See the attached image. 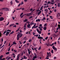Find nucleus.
<instances>
[{
  "label": "nucleus",
  "instance_id": "nucleus-46",
  "mask_svg": "<svg viewBox=\"0 0 60 60\" xmlns=\"http://www.w3.org/2000/svg\"><path fill=\"white\" fill-rule=\"evenodd\" d=\"M44 8V7H43V6H42V7H41V9H42V8H43V9Z\"/></svg>",
  "mask_w": 60,
  "mask_h": 60
},
{
  "label": "nucleus",
  "instance_id": "nucleus-32",
  "mask_svg": "<svg viewBox=\"0 0 60 60\" xmlns=\"http://www.w3.org/2000/svg\"><path fill=\"white\" fill-rule=\"evenodd\" d=\"M33 17V16H31L29 18V19H31V18H32V17Z\"/></svg>",
  "mask_w": 60,
  "mask_h": 60
},
{
  "label": "nucleus",
  "instance_id": "nucleus-63",
  "mask_svg": "<svg viewBox=\"0 0 60 60\" xmlns=\"http://www.w3.org/2000/svg\"><path fill=\"white\" fill-rule=\"evenodd\" d=\"M54 43H53L51 45V46H53V45H54Z\"/></svg>",
  "mask_w": 60,
  "mask_h": 60
},
{
  "label": "nucleus",
  "instance_id": "nucleus-6",
  "mask_svg": "<svg viewBox=\"0 0 60 60\" xmlns=\"http://www.w3.org/2000/svg\"><path fill=\"white\" fill-rule=\"evenodd\" d=\"M47 55L49 56L50 57L51 56V53L50 52H49V53L47 52Z\"/></svg>",
  "mask_w": 60,
  "mask_h": 60
},
{
  "label": "nucleus",
  "instance_id": "nucleus-53",
  "mask_svg": "<svg viewBox=\"0 0 60 60\" xmlns=\"http://www.w3.org/2000/svg\"><path fill=\"white\" fill-rule=\"evenodd\" d=\"M30 53H31V51H30L28 52V53H29V55H30Z\"/></svg>",
  "mask_w": 60,
  "mask_h": 60
},
{
  "label": "nucleus",
  "instance_id": "nucleus-62",
  "mask_svg": "<svg viewBox=\"0 0 60 60\" xmlns=\"http://www.w3.org/2000/svg\"><path fill=\"white\" fill-rule=\"evenodd\" d=\"M48 35H50V33H48Z\"/></svg>",
  "mask_w": 60,
  "mask_h": 60
},
{
  "label": "nucleus",
  "instance_id": "nucleus-56",
  "mask_svg": "<svg viewBox=\"0 0 60 60\" xmlns=\"http://www.w3.org/2000/svg\"><path fill=\"white\" fill-rule=\"evenodd\" d=\"M29 42H31V39H29Z\"/></svg>",
  "mask_w": 60,
  "mask_h": 60
},
{
  "label": "nucleus",
  "instance_id": "nucleus-12",
  "mask_svg": "<svg viewBox=\"0 0 60 60\" xmlns=\"http://www.w3.org/2000/svg\"><path fill=\"white\" fill-rule=\"evenodd\" d=\"M13 44L14 45H16L17 43L15 42V41H14L13 42Z\"/></svg>",
  "mask_w": 60,
  "mask_h": 60
},
{
  "label": "nucleus",
  "instance_id": "nucleus-14",
  "mask_svg": "<svg viewBox=\"0 0 60 60\" xmlns=\"http://www.w3.org/2000/svg\"><path fill=\"white\" fill-rule=\"evenodd\" d=\"M57 6L58 7H60V3H58V4Z\"/></svg>",
  "mask_w": 60,
  "mask_h": 60
},
{
  "label": "nucleus",
  "instance_id": "nucleus-54",
  "mask_svg": "<svg viewBox=\"0 0 60 60\" xmlns=\"http://www.w3.org/2000/svg\"><path fill=\"white\" fill-rule=\"evenodd\" d=\"M26 25H24V28H26Z\"/></svg>",
  "mask_w": 60,
  "mask_h": 60
},
{
  "label": "nucleus",
  "instance_id": "nucleus-8",
  "mask_svg": "<svg viewBox=\"0 0 60 60\" xmlns=\"http://www.w3.org/2000/svg\"><path fill=\"white\" fill-rule=\"evenodd\" d=\"M43 29L44 30H45L46 31V30L47 29V27L46 26H45L43 27Z\"/></svg>",
  "mask_w": 60,
  "mask_h": 60
},
{
  "label": "nucleus",
  "instance_id": "nucleus-33",
  "mask_svg": "<svg viewBox=\"0 0 60 60\" xmlns=\"http://www.w3.org/2000/svg\"><path fill=\"white\" fill-rule=\"evenodd\" d=\"M3 55H1L0 57V58L1 59V58H2V57H3Z\"/></svg>",
  "mask_w": 60,
  "mask_h": 60
},
{
  "label": "nucleus",
  "instance_id": "nucleus-36",
  "mask_svg": "<svg viewBox=\"0 0 60 60\" xmlns=\"http://www.w3.org/2000/svg\"><path fill=\"white\" fill-rule=\"evenodd\" d=\"M51 52L52 53H54V52H53V50H52Z\"/></svg>",
  "mask_w": 60,
  "mask_h": 60
},
{
  "label": "nucleus",
  "instance_id": "nucleus-60",
  "mask_svg": "<svg viewBox=\"0 0 60 60\" xmlns=\"http://www.w3.org/2000/svg\"><path fill=\"white\" fill-rule=\"evenodd\" d=\"M6 41H4V44H5V43H6Z\"/></svg>",
  "mask_w": 60,
  "mask_h": 60
},
{
  "label": "nucleus",
  "instance_id": "nucleus-11",
  "mask_svg": "<svg viewBox=\"0 0 60 60\" xmlns=\"http://www.w3.org/2000/svg\"><path fill=\"white\" fill-rule=\"evenodd\" d=\"M30 24L29 23L27 25V27L30 28Z\"/></svg>",
  "mask_w": 60,
  "mask_h": 60
},
{
  "label": "nucleus",
  "instance_id": "nucleus-47",
  "mask_svg": "<svg viewBox=\"0 0 60 60\" xmlns=\"http://www.w3.org/2000/svg\"><path fill=\"white\" fill-rule=\"evenodd\" d=\"M0 14L2 15L3 14V13L1 12H0Z\"/></svg>",
  "mask_w": 60,
  "mask_h": 60
},
{
  "label": "nucleus",
  "instance_id": "nucleus-59",
  "mask_svg": "<svg viewBox=\"0 0 60 60\" xmlns=\"http://www.w3.org/2000/svg\"><path fill=\"white\" fill-rule=\"evenodd\" d=\"M56 9H55L54 10V12H56Z\"/></svg>",
  "mask_w": 60,
  "mask_h": 60
},
{
  "label": "nucleus",
  "instance_id": "nucleus-7",
  "mask_svg": "<svg viewBox=\"0 0 60 60\" xmlns=\"http://www.w3.org/2000/svg\"><path fill=\"white\" fill-rule=\"evenodd\" d=\"M60 14L59 13H58L56 17H57L58 18V19H59V18H58V17H60Z\"/></svg>",
  "mask_w": 60,
  "mask_h": 60
},
{
  "label": "nucleus",
  "instance_id": "nucleus-57",
  "mask_svg": "<svg viewBox=\"0 0 60 60\" xmlns=\"http://www.w3.org/2000/svg\"><path fill=\"white\" fill-rule=\"evenodd\" d=\"M10 48H9V49H8V51H10Z\"/></svg>",
  "mask_w": 60,
  "mask_h": 60
},
{
  "label": "nucleus",
  "instance_id": "nucleus-39",
  "mask_svg": "<svg viewBox=\"0 0 60 60\" xmlns=\"http://www.w3.org/2000/svg\"><path fill=\"white\" fill-rule=\"evenodd\" d=\"M47 23H45V24L44 25V26H47Z\"/></svg>",
  "mask_w": 60,
  "mask_h": 60
},
{
  "label": "nucleus",
  "instance_id": "nucleus-50",
  "mask_svg": "<svg viewBox=\"0 0 60 60\" xmlns=\"http://www.w3.org/2000/svg\"><path fill=\"white\" fill-rule=\"evenodd\" d=\"M24 1L25 2H26L27 1V0H24Z\"/></svg>",
  "mask_w": 60,
  "mask_h": 60
},
{
  "label": "nucleus",
  "instance_id": "nucleus-9",
  "mask_svg": "<svg viewBox=\"0 0 60 60\" xmlns=\"http://www.w3.org/2000/svg\"><path fill=\"white\" fill-rule=\"evenodd\" d=\"M9 32H7V33H6V36H8V34H9Z\"/></svg>",
  "mask_w": 60,
  "mask_h": 60
},
{
  "label": "nucleus",
  "instance_id": "nucleus-17",
  "mask_svg": "<svg viewBox=\"0 0 60 60\" xmlns=\"http://www.w3.org/2000/svg\"><path fill=\"white\" fill-rule=\"evenodd\" d=\"M7 32L8 31V32H11V30L8 29L7 30Z\"/></svg>",
  "mask_w": 60,
  "mask_h": 60
},
{
  "label": "nucleus",
  "instance_id": "nucleus-49",
  "mask_svg": "<svg viewBox=\"0 0 60 60\" xmlns=\"http://www.w3.org/2000/svg\"><path fill=\"white\" fill-rule=\"evenodd\" d=\"M39 30H40L41 31H42V28H40L39 29Z\"/></svg>",
  "mask_w": 60,
  "mask_h": 60
},
{
  "label": "nucleus",
  "instance_id": "nucleus-35",
  "mask_svg": "<svg viewBox=\"0 0 60 60\" xmlns=\"http://www.w3.org/2000/svg\"><path fill=\"white\" fill-rule=\"evenodd\" d=\"M19 29H18V30H16L15 32H17L18 31H19Z\"/></svg>",
  "mask_w": 60,
  "mask_h": 60
},
{
  "label": "nucleus",
  "instance_id": "nucleus-16",
  "mask_svg": "<svg viewBox=\"0 0 60 60\" xmlns=\"http://www.w3.org/2000/svg\"><path fill=\"white\" fill-rule=\"evenodd\" d=\"M20 36L19 37L20 38V37H22V35H23V34H20Z\"/></svg>",
  "mask_w": 60,
  "mask_h": 60
},
{
  "label": "nucleus",
  "instance_id": "nucleus-27",
  "mask_svg": "<svg viewBox=\"0 0 60 60\" xmlns=\"http://www.w3.org/2000/svg\"><path fill=\"white\" fill-rule=\"evenodd\" d=\"M14 52H15V53H16V52H17V50H14Z\"/></svg>",
  "mask_w": 60,
  "mask_h": 60
},
{
  "label": "nucleus",
  "instance_id": "nucleus-28",
  "mask_svg": "<svg viewBox=\"0 0 60 60\" xmlns=\"http://www.w3.org/2000/svg\"><path fill=\"white\" fill-rule=\"evenodd\" d=\"M23 13H21L20 15V17H21V15H23Z\"/></svg>",
  "mask_w": 60,
  "mask_h": 60
},
{
  "label": "nucleus",
  "instance_id": "nucleus-45",
  "mask_svg": "<svg viewBox=\"0 0 60 60\" xmlns=\"http://www.w3.org/2000/svg\"><path fill=\"white\" fill-rule=\"evenodd\" d=\"M8 57H9V56H8L7 57H6V58H5V59H7V58H8Z\"/></svg>",
  "mask_w": 60,
  "mask_h": 60
},
{
  "label": "nucleus",
  "instance_id": "nucleus-2",
  "mask_svg": "<svg viewBox=\"0 0 60 60\" xmlns=\"http://www.w3.org/2000/svg\"><path fill=\"white\" fill-rule=\"evenodd\" d=\"M52 49L56 51H57V49L55 47V46L54 45H53L52 47Z\"/></svg>",
  "mask_w": 60,
  "mask_h": 60
},
{
  "label": "nucleus",
  "instance_id": "nucleus-24",
  "mask_svg": "<svg viewBox=\"0 0 60 60\" xmlns=\"http://www.w3.org/2000/svg\"><path fill=\"white\" fill-rule=\"evenodd\" d=\"M41 46H40L39 47V48L38 49V50H40L41 49Z\"/></svg>",
  "mask_w": 60,
  "mask_h": 60
},
{
  "label": "nucleus",
  "instance_id": "nucleus-31",
  "mask_svg": "<svg viewBox=\"0 0 60 60\" xmlns=\"http://www.w3.org/2000/svg\"><path fill=\"white\" fill-rule=\"evenodd\" d=\"M24 4V3H23V2L22 1L21 2V5H22V4Z\"/></svg>",
  "mask_w": 60,
  "mask_h": 60
},
{
  "label": "nucleus",
  "instance_id": "nucleus-3",
  "mask_svg": "<svg viewBox=\"0 0 60 60\" xmlns=\"http://www.w3.org/2000/svg\"><path fill=\"white\" fill-rule=\"evenodd\" d=\"M30 13H28V14H25L24 15H22V16H25V15H27L26 16H30V15H31V14H30ZM28 14H29V15H28Z\"/></svg>",
  "mask_w": 60,
  "mask_h": 60
},
{
  "label": "nucleus",
  "instance_id": "nucleus-23",
  "mask_svg": "<svg viewBox=\"0 0 60 60\" xmlns=\"http://www.w3.org/2000/svg\"><path fill=\"white\" fill-rule=\"evenodd\" d=\"M37 31L38 33L40 31L39 30H38V28H37Z\"/></svg>",
  "mask_w": 60,
  "mask_h": 60
},
{
  "label": "nucleus",
  "instance_id": "nucleus-18",
  "mask_svg": "<svg viewBox=\"0 0 60 60\" xmlns=\"http://www.w3.org/2000/svg\"><path fill=\"white\" fill-rule=\"evenodd\" d=\"M20 34L19 33L17 35V37H19V36H20Z\"/></svg>",
  "mask_w": 60,
  "mask_h": 60
},
{
  "label": "nucleus",
  "instance_id": "nucleus-25",
  "mask_svg": "<svg viewBox=\"0 0 60 60\" xmlns=\"http://www.w3.org/2000/svg\"><path fill=\"white\" fill-rule=\"evenodd\" d=\"M10 53V52H7L6 53V55H8Z\"/></svg>",
  "mask_w": 60,
  "mask_h": 60
},
{
  "label": "nucleus",
  "instance_id": "nucleus-41",
  "mask_svg": "<svg viewBox=\"0 0 60 60\" xmlns=\"http://www.w3.org/2000/svg\"><path fill=\"white\" fill-rule=\"evenodd\" d=\"M21 4V3H19V4L18 5V7H19V6H20V5Z\"/></svg>",
  "mask_w": 60,
  "mask_h": 60
},
{
  "label": "nucleus",
  "instance_id": "nucleus-15",
  "mask_svg": "<svg viewBox=\"0 0 60 60\" xmlns=\"http://www.w3.org/2000/svg\"><path fill=\"white\" fill-rule=\"evenodd\" d=\"M41 11H40L38 12V15H39V14H41Z\"/></svg>",
  "mask_w": 60,
  "mask_h": 60
},
{
  "label": "nucleus",
  "instance_id": "nucleus-21",
  "mask_svg": "<svg viewBox=\"0 0 60 60\" xmlns=\"http://www.w3.org/2000/svg\"><path fill=\"white\" fill-rule=\"evenodd\" d=\"M33 58L35 59V58H37V56H35L34 57H33Z\"/></svg>",
  "mask_w": 60,
  "mask_h": 60
},
{
  "label": "nucleus",
  "instance_id": "nucleus-64",
  "mask_svg": "<svg viewBox=\"0 0 60 60\" xmlns=\"http://www.w3.org/2000/svg\"><path fill=\"white\" fill-rule=\"evenodd\" d=\"M1 40H2V42H3V38H1Z\"/></svg>",
  "mask_w": 60,
  "mask_h": 60
},
{
  "label": "nucleus",
  "instance_id": "nucleus-61",
  "mask_svg": "<svg viewBox=\"0 0 60 60\" xmlns=\"http://www.w3.org/2000/svg\"><path fill=\"white\" fill-rule=\"evenodd\" d=\"M56 26H57V24L56 23V24L55 25V27H56Z\"/></svg>",
  "mask_w": 60,
  "mask_h": 60
},
{
  "label": "nucleus",
  "instance_id": "nucleus-51",
  "mask_svg": "<svg viewBox=\"0 0 60 60\" xmlns=\"http://www.w3.org/2000/svg\"><path fill=\"white\" fill-rule=\"evenodd\" d=\"M37 27H38V26H36L35 27H34V28H37Z\"/></svg>",
  "mask_w": 60,
  "mask_h": 60
},
{
  "label": "nucleus",
  "instance_id": "nucleus-1",
  "mask_svg": "<svg viewBox=\"0 0 60 60\" xmlns=\"http://www.w3.org/2000/svg\"><path fill=\"white\" fill-rule=\"evenodd\" d=\"M0 10L2 11H3V10H4V11H9V8H3L0 9Z\"/></svg>",
  "mask_w": 60,
  "mask_h": 60
},
{
  "label": "nucleus",
  "instance_id": "nucleus-29",
  "mask_svg": "<svg viewBox=\"0 0 60 60\" xmlns=\"http://www.w3.org/2000/svg\"><path fill=\"white\" fill-rule=\"evenodd\" d=\"M19 38H20L19 37H17V40H19Z\"/></svg>",
  "mask_w": 60,
  "mask_h": 60
},
{
  "label": "nucleus",
  "instance_id": "nucleus-42",
  "mask_svg": "<svg viewBox=\"0 0 60 60\" xmlns=\"http://www.w3.org/2000/svg\"><path fill=\"white\" fill-rule=\"evenodd\" d=\"M4 0H0V2H4Z\"/></svg>",
  "mask_w": 60,
  "mask_h": 60
},
{
  "label": "nucleus",
  "instance_id": "nucleus-48",
  "mask_svg": "<svg viewBox=\"0 0 60 60\" xmlns=\"http://www.w3.org/2000/svg\"><path fill=\"white\" fill-rule=\"evenodd\" d=\"M47 3H48V4H50V1L49 0L48 2H47Z\"/></svg>",
  "mask_w": 60,
  "mask_h": 60
},
{
  "label": "nucleus",
  "instance_id": "nucleus-34",
  "mask_svg": "<svg viewBox=\"0 0 60 60\" xmlns=\"http://www.w3.org/2000/svg\"><path fill=\"white\" fill-rule=\"evenodd\" d=\"M21 8H20V9L18 8V9H16V10H21Z\"/></svg>",
  "mask_w": 60,
  "mask_h": 60
},
{
  "label": "nucleus",
  "instance_id": "nucleus-10",
  "mask_svg": "<svg viewBox=\"0 0 60 60\" xmlns=\"http://www.w3.org/2000/svg\"><path fill=\"white\" fill-rule=\"evenodd\" d=\"M36 22H38L39 21V22H40V20L39 19H36Z\"/></svg>",
  "mask_w": 60,
  "mask_h": 60
},
{
  "label": "nucleus",
  "instance_id": "nucleus-20",
  "mask_svg": "<svg viewBox=\"0 0 60 60\" xmlns=\"http://www.w3.org/2000/svg\"><path fill=\"white\" fill-rule=\"evenodd\" d=\"M4 46V45H3L0 48V49H1Z\"/></svg>",
  "mask_w": 60,
  "mask_h": 60
},
{
  "label": "nucleus",
  "instance_id": "nucleus-55",
  "mask_svg": "<svg viewBox=\"0 0 60 60\" xmlns=\"http://www.w3.org/2000/svg\"><path fill=\"white\" fill-rule=\"evenodd\" d=\"M23 53H24L23 52L21 54V56H23Z\"/></svg>",
  "mask_w": 60,
  "mask_h": 60
},
{
  "label": "nucleus",
  "instance_id": "nucleus-5",
  "mask_svg": "<svg viewBox=\"0 0 60 60\" xmlns=\"http://www.w3.org/2000/svg\"><path fill=\"white\" fill-rule=\"evenodd\" d=\"M4 20V18H3V17H1L0 18V22L1 21H3Z\"/></svg>",
  "mask_w": 60,
  "mask_h": 60
},
{
  "label": "nucleus",
  "instance_id": "nucleus-44",
  "mask_svg": "<svg viewBox=\"0 0 60 60\" xmlns=\"http://www.w3.org/2000/svg\"><path fill=\"white\" fill-rule=\"evenodd\" d=\"M59 29V27H58L56 28V31H57Z\"/></svg>",
  "mask_w": 60,
  "mask_h": 60
},
{
  "label": "nucleus",
  "instance_id": "nucleus-13",
  "mask_svg": "<svg viewBox=\"0 0 60 60\" xmlns=\"http://www.w3.org/2000/svg\"><path fill=\"white\" fill-rule=\"evenodd\" d=\"M27 20H28L26 19L25 20H24L23 21V22H26V21H27Z\"/></svg>",
  "mask_w": 60,
  "mask_h": 60
},
{
  "label": "nucleus",
  "instance_id": "nucleus-26",
  "mask_svg": "<svg viewBox=\"0 0 60 60\" xmlns=\"http://www.w3.org/2000/svg\"><path fill=\"white\" fill-rule=\"evenodd\" d=\"M11 57H9L7 59V60H9V59H11Z\"/></svg>",
  "mask_w": 60,
  "mask_h": 60
},
{
  "label": "nucleus",
  "instance_id": "nucleus-22",
  "mask_svg": "<svg viewBox=\"0 0 60 60\" xmlns=\"http://www.w3.org/2000/svg\"><path fill=\"white\" fill-rule=\"evenodd\" d=\"M22 9V11H24V10H25V8H21Z\"/></svg>",
  "mask_w": 60,
  "mask_h": 60
},
{
  "label": "nucleus",
  "instance_id": "nucleus-38",
  "mask_svg": "<svg viewBox=\"0 0 60 60\" xmlns=\"http://www.w3.org/2000/svg\"><path fill=\"white\" fill-rule=\"evenodd\" d=\"M58 41V44L59 45V44H60V42L58 41Z\"/></svg>",
  "mask_w": 60,
  "mask_h": 60
},
{
  "label": "nucleus",
  "instance_id": "nucleus-52",
  "mask_svg": "<svg viewBox=\"0 0 60 60\" xmlns=\"http://www.w3.org/2000/svg\"><path fill=\"white\" fill-rule=\"evenodd\" d=\"M35 10V9H34V10H33L32 11V12H33V11H34Z\"/></svg>",
  "mask_w": 60,
  "mask_h": 60
},
{
  "label": "nucleus",
  "instance_id": "nucleus-43",
  "mask_svg": "<svg viewBox=\"0 0 60 60\" xmlns=\"http://www.w3.org/2000/svg\"><path fill=\"white\" fill-rule=\"evenodd\" d=\"M34 55L35 56H37L36 53H34Z\"/></svg>",
  "mask_w": 60,
  "mask_h": 60
},
{
  "label": "nucleus",
  "instance_id": "nucleus-37",
  "mask_svg": "<svg viewBox=\"0 0 60 60\" xmlns=\"http://www.w3.org/2000/svg\"><path fill=\"white\" fill-rule=\"evenodd\" d=\"M48 38V37H46L45 38V40H47Z\"/></svg>",
  "mask_w": 60,
  "mask_h": 60
},
{
  "label": "nucleus",
  "instance_id": "nucleus-58",
  "mask_svg": "<svg viewBox=\"0 0 60 60\" xmlns=\"http://www.w3.org/2000/svg\"><path fill=\"white\" fill-rule=\"evenodd\" d=\"M45 59H49V58H48L46 57V58H45Z\"/></svg>",
  "mask_w": 60,
  "mask_h": 60
},
{
  "label": "nucleus",
  "instance_id": "nucleus-30",
  "mask_svg": "<svg viewBox=\"0 0 60 60\" xmlns=\"http://www.w3.org/2000/svg\"><path fill=\"white\" fill-rule=\"evenodd\" d=\"M9 22H8V23L6 25V26H8V25H9Z\"/></svg>",
  "mask_w": 60,
  "mask_h": 60
},
{
  "label": "nucleus",
  "instance_id": "nucleus-40",
  "mask_svg": "<svg viewBox=\"0 0 60 60\" xmlns=\"http://www.w3.org/2000/svg\"><path fill=\"white\" fill-rule=\"evenodd\" d=\"M39 34H41V32L40 31L38 32Z\"/></svg>",
  "mask_w": 60,
  "mask_h": 60
},
{
  "label": "nucleus",
  "instance_id": "nucleus-4",
  "mask_svg": "<svg viewBox=\"0 0 60 60\" xmlns=\"http://www.w3.org/2000/svg\"><path fill=\"white\" fill-rule=\"evenodd\" d=\"M38 36H39L38 37V39H43V37L40 36V35H38Z\"/></svg>",
  "mask_w": 60,
  "mask_h": 60
},
{
  "label": "nucleus",
  "instance_id": "nucleus-19",
  "mask_svg": "<svg viewBox=\"0 0 60 60\" xmlns=\"http://www.w3.org/2000/svg\"><path fill=\"white\" fill-rule=\"evenodd\" d=\"M14 31H13L12 32H11L10 34H12L13 33H14Z\"/></svg>",
  "mask_w": 60,
  "mask_h": 60
}]
</instances>
